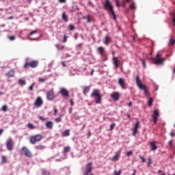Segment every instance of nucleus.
<instances>
[{
	"label": "nucleus",
	"instance_id": "obj_1",
	"mask_svg": "<svg viewBox=\"0 0 175 175\" xmlns=\"http://www.w3.org/2000/svg\"><path fill=\"white\" fill-rule=\"evenodd\" d=\"M136 83L139 90H144V94L146 96H150V93L148 92V89H147V86L143 83H142V81L140 80V77L137 75L135 78Z\"/></svg>",
	"mask_w": 175,
	"mask_h": 175
},
{
	"label": "nucleus",
	"instance_id": "obj_2",
	"mask_svg": "<svg viewBox=\"0 0 175 175\" xmlns=\"http://www.w3.org/2000/svg\"><path fill=\"white\" fill-rule=\"evenodd\" d=\"M38 66H39V61L31 60V62H28V59H26V62L24 65L25 69H28V68L35 69V68H38Z\"/></svg>",
	"mask_w": 175,
	"mask_h": 175
},
{
	"label": "nucleus",
	"instance_id": "obj_3",
	"mask_svg": "<svg viewBox=\"0 0 175 175\" xmlns=\"http://www.w3.org/2000/svg\"><path fill=\"white\" fill-rule=\"evenodd\" d=\"M92 98L95 97L96 105H99L102 103V95L99 93V90H94L93 93L91 94Z\"/></svg>",
	"mask_w": 175,
	"mask_h": 175
},
{
	"label": "nucleus",
	"instance_id": "obj_4",
	"mask_svg": "<svg viewBox=\"0 0 175 175\" xmlns=\"http://www.w3.org/2000/svg\"><path fill=\"white\" fill-rule=\"evenodd\" d=\"M162 54L157 53L155 58H152V61L155 65H163L165 62V58H161Z\"/></svg>",
	"mask_w": 175,
	"mask_h": 175
},
{
	"label": "nucleus",
	"instance_id": "obj_5",
	"mask_svg": "<svg viewBox=\"0 0 175 175\" xmlns=\"http://www.w3.org/2000/svg\"><path fill=\"white\" fill-rule=\"evenodd\" d=\"M43 135L40 134H38L36 135H33L30 137V143L31 144H36L37 142H40V140H42Z\"/></svg>",
	"mask_w": 175,
	"mask_h": 175
},
{
	"label": "nucleus",
	"instance_id": "obj_6",
	"mask_svg": "<svg viewBox=\"0 0 175 175\" xmlns=\"http://www.w3.org/2000/svg\"><path fill=\"white\" fill-rule=\"evenodd\" d=\"M21 154L23 155H25V157H27V158H32V152L29 150L26 146H23L21 150Z\"/></svg>",
	"mask_w": 175,
	"mask_h": 175
},
{
	"label": "nucleus",
	"instance_id": "obj_7",
	"mask_svg": "<svg viewBox=\"0 0 175 175\" xmlns=\"http://www.w3.org/2000/svg\"><path fill=\"white\" fill-rule=\"evenodd\" d=\"M98 53L103 57V61H107V54L106 53V51H105V48L103 46H100L98 48Z\"/></svg>",
	"mask_w": 175,
	"mask_h": 175
},
{
	"label": "nucleus",
	"instance_id": "obj_8",
	"mask_svg": "<svg viewBox=\"0 0 175 175\" xmlns=\"http://www.w3.org/2000/svg\"><path fill=\"white\" fill-rule=\"evenodd\" d=\"M46 98L48 100H54V99H55V93L54 92V89H51L47 92Z\"/></svg>",
	"mask_w": 175,
	"mask_h": 175
},
{
	"label": "nucleus",
	"instance_id": "obj_9",
	"mask_svg": "<svg viewBox=\"0 0 175 175\" xmlns=\"http://www.w3.org/2000/svg\"><path fill=\"white\" fill-rule=\"evenodd\" d=\"M6 147L9 151H12V150H13V147H14V142L13 141V139L10 138L7 140Z\"/></svg>",
	"mask_w": 175,
	"mask_h": 175
},
{
	"label": "nucleus",
	"instance_id": "obj_10",
	"mask_svg": "<svg viewBox=\"0 0 175 175\" xmlns=\"http://www.w3.org/2000/svg\"><path fill=\"white\" fill-rule=\"evenodd\" d=\"M104 8L107 10L108 12L113 11V5L111 2L109 0H106L105 3H104Z\"/></svg>",
	"mask_w": 175,
	"mask_h": 175
},
{
	"label": "nucleus",
	"instance_id": "obj_11",
	"mask_svg": "<svg viewBox=\"0 0 175 175\" xmlns=\"http://www.w3.org/2000/svg\"><path fill=\"white\" fill-rule=\"evenodd\" d=\"M152 117L153 118L154 125H157V123L158 122V118L159 117V111L158 109H155L152 115Z\"/></svg>",
	"mask_w": 175,
	"mask_h": 175
},
{
	"label": "nucleus",
	"instance_id": "obj_12",
	"mask_svg": "<svg viewBox=\"0 0 175 175\" xmlns=\"http://www.w3.org/2000/svg\"><path fill=\"white\" fill-rule=\"evenodd\" d=\"M90 173H92V162L87 164L83 175H88Z\"/></svg>",
	"mask_w": 175,
	"mask_h": 175
},
{
	"label": "nucleus",
	"instance_id": "obj_13",
	"mask_svg": "<svg viewBox=\"0 0 175 175\" xmlns=\"http://www.w3.org/2000/svg\"><path fill=\"white\" fill-rule=\"evenodd\" d=\"M42 105H43V100H42V97L38 96L34 103V106H36V107H40Z\"/></svg>",
	"mask_w": 175,
	"mask_h": 175
},
{
	"label": "nucleus",
	"instance_id": "obj_14",
	"mask_svg": "<svg viewBox=\"0 0 175 175\" xmlns=\"http://www.w3.org/2000/svg\"><path fill=\"white\" fill-rule=\"evenodd\" d=\"M112 61L113 62L116 69H117V68H120V64H121V61L118 59V57H113Z\"/></svg>",
	"mask_w": 175,
	"mask_h": 175
},
{
	"label": "nucleus",
	"instance_id": "obj_15",
	"mask_svg": "<svg viewBox=\"0 0 175 175\" xmlns=\"http://www.w3.org/2000/svg\"><path fill=\"white\" fill-rule=\"evenodd\" d=\"M111 97L117 102L118 100H120V93L118 92H114L111 95Z\"/></svg>",
	"mask_w": 175,
	"mask_h": 175
},
{
	"label": "nucleus",
	"instance_id": "obj_16",
	"mask_svg": "<svg viewBox=\"0 0 175 175\" xmlns=\"http://www.w3.org/2000/svg\"><path fill=\"white\" fill-rule=\"evenodd\" d=\"M118 83H119L120 85H121V87L123 90H126L127 85H126V83H125V81L124 80V79L120 78Z\"/></svg>",
	"mask_w": 175,
	"mask_h": 175
},
{
	"label": "nucleus",
	"instance_id": "obj_17",
	"mask_svg": "<svg viewBox=\"0 0 175 175\" xmlns=\"http://www.w3.org/2000/svg\"><path fill=\"white\" fill-rule=\"evenodd\" d=\"M59 94H61L63 96H69V92L65 88H62Z\"/></svg>",
	"mask_w": 175,
	"mask_h": 175
},
{
	"label": "nucleus",
	"instance_id": "obj_18",
	"mask_svg": "<svg viewBox=\"0 0 175 175\" xmlns=\"http://www.w3.org/2000/svg\"><path fill=\"white\" fill-rule=\"evenodd\" d=\"M139 124H140V123L139 122V121H137V122L135 124V126L134 128L133 133V136H136V135H137V129H139Z\"/></svg>",
	"mask_w": 175,
	"mask_h": 175
},
{
	"label": "nucleus",
	"instance_id": "obj_19",
	"mask_svg": "<svg viewBox=\"0 0 175 175\" xmlns=\"http://www.w3.org/2000/svg\"><path fill=\"white\" fill-rule=\"evenodd\" d=\"M121 154L120 153V152H117L116 153V154L111 158V161L113 162L116 161H118L120 157Z\"/></svg>",
	"mask_w": 175,
	"mask_h": 175
},
{
	"label": "nucleus",
	"instance_id": "obj_20",
	"mask_svg": "<svg viewBox=\"0 0 175 175\" xmlns=\"http://www.w3.org/2000/svg\"><path fill=\"white\" fill-rule=\"evenodd\" d=\"M111 42V38H110L109 36H106L105 38V40L103 41V43H105V44L106 46H109V44Z\"/></svg>",
	"mask_w": 175,
	"mask_h": 175
},
{
	"label": "nucleus",
	"instance_id": "obj_21",
	"mask_svg": "<svg viewBox=\"0 0 175 175\" xmlns=\"http://www.w3.org/2000/svg\"><path fill=\"white\" fill-rule=\"evenodd\" d=\"M53 123L52 121H48L46 122V126L48 128V129H53Z\"/></svg>",
	"mask_w": 175,
	"mask_h": 175
},
{
	"label": "nucleus",
	"instance_id": "obj_22",
	"mask_svg": "<svg viewBox=\"0 0 175 175\" xmlns=\"http://www.w3.org/2000/svg\"><path fill=\"white\" fill-rule=\"evenodd\" d=\"M150 146L151 150H152L153 151L157 150L158 148V146H157V145L155 144V142H150Z\"/></svg>",
	"mask_w": 175,
	"mask_h": 175
},
{
	"label": "nucleus",
	"instance_id": "obj_23",
	"mask_svg": "<svg viewBox=\"0 0 175 175\" xmlns=\"http://www.w3.org/2000/svg\"><path fill=\"white\" fill-rule=\"evenodd\" d=\"M9 160H8V156L2 155L1 156V163H8Z\"/></svg>",
	"mask_w": 175,
	"mask_h": 175
},
{
	"label": "nucleus",
	"instance_id": "obj_24",
	"mask_svg": "<svg viewBox=\"0 0 175 175\" xmlns=\"http://www.w3.org/2000/svg\"><path fill=\"white\" fill-rule=\"evenodd\" d=\"M6 76L8 77H14V70H10L7 74Z\"/></svg>",
	"mask_w": 175,
	"mask_h": 175
},
{
	"label": "nucleus",
	"instance_id": "obj_25",
	"mask_svg": "<svg viewBox=\"0 0 175 175\" xmlns=\"http://www.w3.org/2000/svg\"><path fill=\"white\" fill-rule=\"evenodd\" d=\"M90 90H91V87L90 86H85L84 88H83V94L84 95H87V94H88V92H90Z\"/></svg>",
	"mask_w": 175,
	"mask_h": 175
},
{
	"label": "nucleus",
	"instance_id": "obj_26",
	"mask_svg": "<svg viewBox=\"0 0 175 175\" xmlns=\"http://www.w3.org/2000/svg\"><path fill=\"white\" fill-rule=\"evenodd\" d=\"M153 102H154V98L152 97H150L148 101V106L149 107H152Z\"/></svg>",
	"mask_w": 175,
	"mask_h": 175
},
{
	"label": "nucleus",
	"instance_id": "obj_27",
	"mask_svg": "<svg viewBox=\"0 0 175 175\" xmlns=\"http://www.w3.org/2000/svg\"><path fill=\"white\" fill-rule=\"evenodd\" d=\"M55 47H57L58 50H64V49H65V46L60 44H57Z\"/></svg>",
	"mask_w": 175,
	"mask_h": 175
},
{
	"label": "nucleus",
	"instance_id": "obj_28",
	"mask_svg": "<svg viewBox=\"0 0 175 175\" xmlns=\"http://www.w3.org/2000/svg\"><path fill=\"white\" fill-rule=\"evenodd\" d=\"M70 133L69 132V130H66V131H65L64 132L62 133L63 137L70 136Z\"/></svg>",
	"mask_w": 175,
	"mask_h": 175
},
{
	"label": "nucleus",
	"instance_id": "obj_29",
	"mask_svg": "<svg viewBox=\"0 0 175 175\" xmlns=\"http://www.w3.org/2000/svg\"><path fill=\"white\" fill-rule=\"evenodd\" d=\"M36 150H44L46 148V146H42V145H38L35 146Z\"/></svg>",
	"mask_w": 175,
	"mask_h": 175
},
{
	"label": "nucleus",
	"instance_id": "obj_30",
	"mask_svg": "<svg viewBox=\"0 0 175 175\" xmlns=\"http://www.w3.org/2000/svg\"><path fill=\"white\" fill-rule=\"evenodd\" d=\"M62 19L66 21V23H68V15H66V13L64 12L62 14Z\"/></svg>",
	"mask_w": 175,
	"mask_h": 175
},
{
	"label": "nucleus",
	"instance_id": "obj_31",
	"mask_svg": "<svg viewBox=\"0 0 175 175\" xmlns=\"http://www.w3.org/2000/svg\"><path fill=\"white\" fill-rule=\"evenodd\" d=\"M111 14L113 16V19L116 21V20H117V16L116 15V12H114V10H112V11H111Z\"/></svg>",
	"mask_w": 175,
	"mask_h": 175
},
{
	"label": "nucleus",
	"instance_id": "obj_32",
	"mask_svg": "<svg viewBox=\"0 0 175 175\" xmlns=\"http://www.w3.org/2000/svg\"><path fill=\"white\" fill-rule=\"evenodd\" d=\"M70 151V146H66L64 148V154H66V152H69Z\"/></svg>",
	"mask_w": 175,
	"mask_h": 175
},
{
	"label": "nucleus",
	"instance_id": "obj_33",
	"mask_svg": "<svg viewBox=\"0 0 175 175\" xmlns=\"http://www.w3.org/2000/svg\"><path fill=\"white\" fill-rule=\"evenodd\" d=\"M61 121H62V116H59L55 120V122H57V124H58V122H61Z\"/></svg>",
	"mask_w": 175,
	"mask_h": 175
},
{
	"label": "nucleus",
	"instance_id": "obj_34",
	"mask_svg": "<svg viewBox=\"0 0 175 175\" xmlns=\"http://www.w3.org/2000/svg\"><path fill=\"white\" fill-rule=\"evenodd\" d=\"M174 44H175V39H170V44H169V46H174Z\"/></svg>",
	"mask_w": 175,
	"mask_h": 175
},
{
	"label": "nucleus",
	"instance_id": "obj_35",
	"mask_svg": "<svg viewBox=\"0 0 175 175\" xmlns=\"http://www.w3.org/2000/svg\"><path fill=\"white\" fill-rule=\"evenodd\" d=\"M42 175H50V172L46 170H42Z\"/></svg>",
	"mask_w": 175,
	"mask_h": 175
},
{
	"label": "nucleus",
	"instance_id": "obj_36",
	"mask_svg": "<svg viewBox=\"0 0 175 175\" xmlns=\"http://www.w3.org/2000/svg\"><path fill=\"white\" fill-rule=\"evenodd\" d=\"M19 84H22L23 85H25V84H27V82H25V80H24V79H19Z\"/></svg>",
	"mask_w": 175,
	"mask_h": 175
},
{
	"label": "nucleus",
	"instance_id": "obj_37",
	"mask_svg": "<svg viewBox=\"0 0 175 175\" xmlns=\"http://www.w3.org/2000/svg\"><path fill=\"white\" fill-rule=\"evenodd\" d=\"M28 128H29V129H35V126H33V124H32L31 123H29L27 124Z\"/></svg>",
	"mask_w": 175,
	"mask_h": 175
},
{
	"label": "nucleus",
	"instance_id": "obj_38",
	"mask_svg": "<svg viewBox=\"0 0 175 175\" xmlns=\"http://www.w3.org/2000/svg\"><path fill=\"white\" fill-rule=\"evenodd\" d=\"M39 81H40V83H44V82L47 81V78H40Z\"/></svg>",
	"mask_w": 175,
	"mask_h": 175
},
{
	"label": "nucleus",
	"instance_id": "obj_39",
	"mask_svg": "<svg viewBox=\"0 0 175 175\" xmlns=\"http://www.w3.org/2000/svg\"><path fill=\"white\" fill-rule=\"evenodd\" d=\"M114 128H116V123H112V124L110 125L109 131H113V130L114 129Z\"/></svg>",
	"mask_w": 175,
	"mask_h": 175
},
{
	"label": "nucleus",
	"instance_id": "obj_40",
	"mask_svg": "<svg viewBox=\"0 0 175 175\" xmlns=\"http://www.w3.org/2000/svg\"><path fill=\"white\" fill-rule=\"evenodd\" d=\"M84 20H85V18H88V23H91V18L90 17V15L86 16H83Z\"/></svg>",
	"mask_w": 175,
	"mask_h": 175
},
{
	"label": "nucleus",
	"instance_id": "obj_41",
	"mask_svg": "<svg viewBox=\"0 0 175 175\" xmlns=\"http://www.w3.org/2000/svg\"><path fill=\"white\" fill-rule=\"evenodd\" d=\"M139 61H141L142 62V65L144 66V68H146V61H144V59L140 58Z\"/></svg>",
	"mask_w": 175,
	"mask_h": 175
},
{
	"label": "nucleus",
	"instance_id": "obj_42",
	"mask_svg": "<svg viewBox=\"0 0 175 175\" xmlns=\"http://www.w3.org/2000/svg\"><path fill=\"white\" fill-rule=\"evenodd\" d=\"M121 173H122L121 170H119L118 172V171H114V174L115 175H121Z\"/></svg>",
	"mask_w": 175,
	"mask_h": 175
},
{
	"label": "nucleus",
	"instance_id": "obj_43",
	"mask_svg": "<svg viewBox=\"0 0 175 175\" xmlns=\"http://www.w3.org/2000/svg\"><path fill=\"white\" fill-rule=\"evenodd\" d=\"M140 159H142L143 163H144L146 162V159H144V157L142 156V155H139V156Z\"/></svg>",
	"mask_w": 175,
	"mask_h": 175
},
{
	"label": "nucleus",
	"instance_id": "obj_44",
	"mask_svg": "<svg viewBox=\"0 0 175 175\" xmlns=\"http://www.w3.org/2000/svg\"><path fill=\"white\" fill-rule=\"evenodd\" d=\"M3 111H6L8 110V105H3L2 107Z\"/></svg>",
	"mask_w": 175,
	"mask_h": 175
},
{
	"label": "nucleus",
	"instance_id": "obj_45",
	"mask_svg": "<svg viewBox=\"0 0 175 175\" xmlns=\"http://www.w3.org/2000/svg\"><path fill=\"white\" fill-rule=\"evenodd\" d=\"M130 8L131 9H133V10L136 9V7L135 6V3H131L130 5Z\"/></svg>",
	"mask_w": 175,
	"mask_h": 175
},
{
	"label": "nucleus",
	"instance_id": "obj_46",
	"mask_svg": "<svg viewBox=\"0 0 175 175\" xmlns=\"http://www.w3.org/2000/svg\"><path fill=\"white\" fill-rule=\"evenodd\" d=\"M69 29L70 31H74L75 30V26L73 25H69Z\"/></svg>",
	"mask_w": 175,
	"mask_h": 175
},
{
	"label": "nucleus",
	"instance_id": "obj_47",
	"mask_svg": "<svg viewBox=\"0 0 175 175\" xmlns=\"http://www.w3.org/2000/svg\"><path fill=\"white\" fill-rule=\"evenodd\" d=\"M133 152L132 151H129L127 153H126V156L127 157H131V155H133Z\"/></svg>",
	"mask_w": 175,
	"mask_h": 175
},
{
	"label": "nucleus",
	"instance_id": "obj_48",
	"mask_svg": "<svg viewBox=\"0 0 175 175\" xmlns=\"http://www.w3.org/2000/svg\"><path fill=\"white\" fill-rule=\"evenodd\" d=\"M35 85V83H33L30 87H29V90L30 91H33V87Z\"/></svg>",
	"mask_w": 175,
	"mask_h": 175
},
{
	"label": "nucleus",
	"instance_id": "obj_49",
	"mask_svg": "<svg viewBox=\"0 0 175 175\" xmlns=\"http://www.w3.org/2000/svg\"><path fill=\"white\" fill-rule=\"evenodd\" d=\"M67 40H68V36H64V41H63L64 43H66Z\"/></svg>",
	"mask_w": 175,
	"mask_h": 175
},
{
	"label": "nucleus",
	"instance_id": "obj_50",
	"mask_svg": "<svg viewBox=\"0 0 175 175\" xmlns=\"http://www.w3.org/2000/svg\"><path fill=\"white\" fill-rule=\"evenodd\" d=\"M9 39H10V40H15L16 37H15L14 36H10V37H9Z\"/></svg>",
	"mask_w": 175,
	"mask_h": 175
},
{
	"label": "nucleus",
	"instance_id": "obj_51",
	"mask_svg": "<svg viewBox=\"0 0 175 175\" xmlns=\"http://www.w3.org/2000/svg\"><path fill=\"white\" fill-rule=\"evenodd\" d=\"M72 111H73V108L70 107L69 109H68L69 114H72Z\"/></svg>",
	"mask_w": 175,
	"mask_h": 175
},
{
	"label": "nucleus",
	"instance_id": "obj_52",
	"mask_svg": "<svg viewBox=\"0 0 175 175\" xmlns=\"http://www.w3.org/2000/svg\"><path fill=\"white\" fill-rule=\"evenodd\" d=\"M34 33H38V31L34 30V31H31V32L29 33V35H30V36H31V35H33Z\"/></svg>",
	"mask_w": 175,
	"mask_h": 175
},
{
	"label": "nucleus",
	"instance_id": "obj_53",
	"mask_svg": "<svg viewBox=\"0 0 175 175\" xmlns=\"http://www.w3.org/2000/svg\"><path fill=\"white\" fill-rule=\"evenodd\" d=\"M70 103L71 106H75V103L73 102V99L71 98L70 100Z\"/></svg>",
	"mask_w": 175,
	"mask_h": 175
},
{
	"label": "nucleus",
	"instance_id": "obj_54",
	"mask_svg": "<svg viewBox=\"0 0 175 175\" xmlns=\"http://www.w3.org/2000/svg\"><path fill=\"white\" fill-rule=\"evenodd\" d=\"M39 119L41 120V121H46L47 120V119H46V118H43L42 116H40Z\"/></svg>",
	"mask_w": 175,
	"mask_h": 175
},
{
	"label": "nucleus",
	"instance_id": "obj_55",
	"mask_svg": "<svg viewBox=\"0 0 175 175\" xmlns=\"http://www.w3.org/2000/svg\"><path fill=\"white\" fill-rule=\"evenodd\" d=\"M148 166H150V165H151V163H152V160H151V159H148Z\"/></svg>",
	"mask_w": 175,
	"mask_h": 175
},
{
	"label": "nucleus",
	"instance_id": "obj_56",
	"mask_svg": "<svg viewBox=\"0 0 175 175\" xmlns=\"http://www.w3.org/2000/svg\"><path fill=\"white\" fill-rule=\"evenodd\" d=\"M59 2L60 3H65L66 2V0H59Z\"/></svg>",
	"mask_w": 175,
	"mask_h": 175
},
{
	"label": "nucleus",
	"instance_id": "obj_57",
	"mask_svg": "<svg viewBox=\"0 0 175 175\" xmlns=\"http://www.w3.org/2000/svg\"><path fill=\"white\" fill-rule=\"evenodd\" d=\"M116 6H118V8H120V1H118V0H116Z\"/></svg>",
	"mask_w": 175,
	"mask_h": 175
},
{
	"label": "nucleus",
	"instance_id": "obj_58",
	"mask_svg": "<svg viewBox=\"0 0 175 175\" xmlns=\"http://www.w3.org/2000/svg\"><path fill=\"white\" fill-rule=\"evenodd\" d=\"M62 65L64 66V68H66V64H65V62H62Z\"/></svg>",
	"mask_w": 175,
	"mask_h": 175
},
{
	"label": "nucleus",
	"instance_id": "obj_59",
	"mask_svg": "<svg viewBox=\"0 0 175 175\" xmlns=\"http://www.w3.org/2000/svg\"><path fill=\"white\" fill-rule=\"evenodd\" d=\"M54 115L55 116L56 114H57V113H58V109H54Z\"/></svg>",
	"mask_w": 175,
	"mask_h": 175
},
{
	"label": "nucleus",
	"instance_id": "obj_60",
	"mask_svg": "<svg viewBox=\"0 0 175 175\" xmlns=\"http://www.w3.org/2000/svg\"><path fill=\"white\" fill-rule=\"evenodd\" d=\"M169 144H170V146H173V140H170L169 142Z\"/></svg>",
	"mask_w": 175,
	"mask_h": 175
},
{
	"label": "nucleus",
	"instance_id": "obj_61",
	"mask_svg": "<svg viewBox=\"0 0 175 175\" xmlns=\"http://www.w3.org/2000/svg\"><path fill=\"white\" fill-rule=\"evenodd\" d=\"M136 173H137V170H133V175H136Z\"/></svg>",
	"mask_w": 175,
	"mask_h": 175
},
{
	"label": "nucleus",
	"instance_id": "obj_62",
	"mask_svg": "<svg viewBox=\"0 0 175 175\" xmlns=\"http://www.w3.org/2000/svg\"><path fill=\"white\" fill-rule=\"evenodd\" d=\"M132 102H130L129 104H128V106H129V107H132Z\"/></svg>",
	"mask_w": 175,
	"mask_h": 175
},
{
	"label": "nucleus",
	"instance_id": "obj_63",
	"mask_svg": "<svg viewBox=\"0 0 175 175\" xmlns=\"http://www.w3.org/2000/svg\"><path fill=\"white\" fill-rule=\"evenodd\" d=\"M172 18H174L175 17V12L172 13Z\"/></svg>",
	"mask_w": 175,
	"mask_h": 175
},
{
	"label": "nucleus",
	"instance_id": "obj_64",
	"mask_svg": "<svg viewBox=\"0 0 175 175\" xmlns=\"http://www.w3.org/2000/svg\"><path fill=\"white\" fill-rule=\"evenodd\" d=\"M172 21H173V23H174V25H175V17H174V18H172Z\"/></svg>",
	"mask_w": 175,
	"mask_h": 175
}]
</instances>
